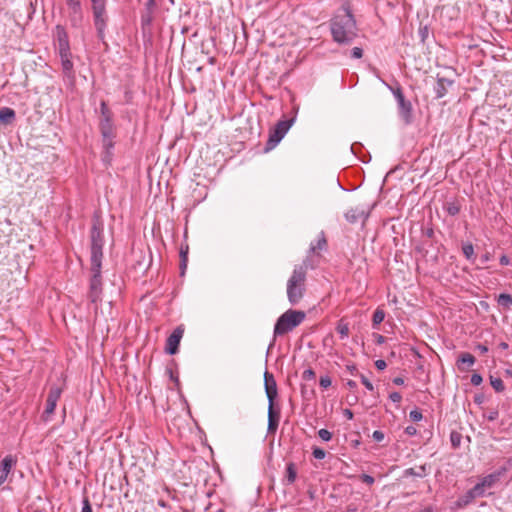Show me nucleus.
<instances>
[{"label": "nucleus", "instance_id": "obj_1", "mask_svg": "<svg viewBox=\"0 0 512 512\" xmlns=\"http://www.w3.org/2000/svg\"><path fill=\"white\" fill-rule=\"evenodd\" d=\"M330 29L335 42L348 44L353 41L357 35V27L349 7H343L341 12L333 17Z\"/></svg>", "mask_w": 512, "mask_h": 512}, {"label": "nucleus", "instance_id": "obj_2", "mask_svg": "<svg viewBox=\"0 0 512 512\" xmlns=\"http://www.w3.org/2000/svg\"><path fill=\"white\" fill-rule=\"evenodd\" d=\"M307 269L304 266H295L292 275L287 281V298L291 305H297L306 291Z\"/></svg>", "mask_w": 512, "mask_h": 512}, {"label": "nucleus", "instance_id": "obj_3", "mask_svg": "<svg viewBox=\"0 0 512 512\" xmlns=\"http://www.w3.org/2000/svg\"><path fill=\"white\" fill-rule=\"evenodd\" d=\"M104 225L103 222L95 217L93 219V224L90 232V241H91V257L90 262L91 265L95 267L97 270L98 267H102V259H103V246H104Z\"/></svg>", "mask_w": 512, "mask_h": 512}, {"label": "nucleus", "instance_id": "obj_4", "mask_svg": "<svg viewBox=\"0 0 512 512\" xmlns=\"http://www.w3.org/2000/svg\"><path fill=\"white\" fill-rule=\"evenodd\" d=\"M303 311L289 309L283 313L274 326V337L285 335L300 325L305 319Z\"/></svg>", "mask_w": 512, "mask_h": 512}, {"label": "nucleus", "instance_id": "obj_5", "mask_svg": "<svg viewBox=\"0 0 512 512\" xmlns=\"http://www.w3.org/2000/svg\"><path fill=\"white\" fill-rule=\"evenodd\" d=\"M91 2L94 17V25L97 30V35L101 40H103L105 37V29L107 26L105 0H91Z\"/></svg>", "mask_w": 512, "mask_h": 512}, {"label": "nucleus", "instance_id": "obj_6", "mask_svg": "<svg viewBox=\"0 0 512 512\" xmlns=\"http://www.w3.org/2000/svg\"><path fill=\"white\" fill-rule=\"evenodd\" d=\"M90 271L91 278L88 298L92 303L97 304L98 302L101 301L102 295L101 267H98V269L96 270L95 267L91 265Z\"/></svg>", "mask_w": 512, "mask_h": 512}, {"label": "nucleus", "instance_id": "obj_7", "mask_svg": "<svg viewBox=\"0 0 512 512\" xmlns=\"http://www.w3.org/2000/svg\"><path fill=\"white\" fill-rule=\"evenodd\" d=\"M17 457L12 454L6 455L0 462V486L8 479L9 474L16 468Z\"/></svg>", "mask_w": 512, "mask_h": 512}, {"label": "nucleus", "instance_id": "obj_8", "mask_svg": "<svg viewBox=\"0 0 512 512\" xmlns=\"http://www.w3.org/2000/svg\"><path fill=\"white\" fill-rule=\"evenodd\" d=\"M61 59L62 73L65 83L72 87L75 84V72L71 61V54L59 55Z\"/></svg>", "mask_w": 512, "mask_h": 512}, {"label": "nucleus", "instance_id": "obj_9", "mask_svg": "<svg viewBox=\"0 0 512 512\" xmlns=\"http://www.w3.org/2000/svg\"><path fill=\"white\" fill-rule=\"evenodd\" d=\"M69 11V19L74 27H78L83 20V12L80 0H66Z\"/></svg>", "mask_w": 512, "mask_h": 512}, {"label": "nucleus", "instance_id": "obj_10", "mask_svg": "<svg viewBox=\"0 0 512 512\" xmlns=\"http://www.w3.org/2000/svg\"><path fill=\"white\" fill-rule=\"evenodd\" d=\"M369 214V208H365L364 206H357L349 209L344 216L349 223L355 224L358 223L359 221L365 222L366 219L369 217Z\"/></svg>", "mask_w": 512, "mask_h": 512}, {"label": "nucleus", "instance_id": "obj_11", "mask_svg": "<svg viewBox=\"0 0 512 512\" xmlns=\"http://www.w3.org/2000/svg\"><path fill=\"white\" fill-rule=\"evenodd\" d=\"M264 386L268 399V405H274L275 398L277 397V384L274 376L267 371L264 374Z\"/></svg>", "mask_w": 512, "mask_h": 512}, {"label": "nucleus", "instance_id": "obj_12", "mask_svg": "<svg viewBox=\"0 0 512 512\" xmlns=\"http://www.w3.org/2000/svg\"><path fill=\"white\" fill-rule=\"evenodd\" d=\"M182 336H183V330L178 327L168 337L167 342H166V348H165V350L168 354L173 355L177 352Z\"/></svg>", "mask_w": 512, "mask_h": 512}, {"label": "nucleus", "instance_id": "obj_13", "mask_svg": "<svg viewBox=\"0 0 512 512\" xmlns=\"http://www.w3.org/2000/svg\"><path fill=\"white\" fill-rule=\"evenodd\" d=\"M393 94L398 103V107H399L401 115L404 118H408L412 111L411 103L405 99L404 94L400 88L393 91Z\"/></svg>", "mask_w": 512, "mask_h": 512}, {"label": "nucleus", "instance_id": "obj_14", "mask_svg": "<svg viewBox=\"0 0 512 512\" xmlns=\"http://www.w3.org/2000/svg\"><path fill=\"white\" fill-rule=\"evenodd\" d=\"M280 420V411L275 410L274 405H268V427L267 432L273 434L276 432Z\"/></svg>", "mask_w": 512, "mask_h": 512}, {"label": "nucleus", "instance_id": "obj_15", "mask_svg": "<svg viewBox=\"0 0 512 512\" xmlns=\"http://www.w3.org/2000/svg\"><path fill=\"white\" fill-rule=\"evenodd\" d=\"M476 358L470 353H461L457 359V367L461 372H468L475 364Z\"/></svg>", "mask_w": 512, "mask_h": 512}, {"label": "nucleus", "instance_id": "obj_16", "mask_svg": "<svg viewBox=\"0 0 512 512\" xmlns=\"http://www.w3.org/2000/svg\"><path fill=\"white\" fill-rule=\"evenodd\" d=\"M57 40H58L59 55L65 56V54H71L68 37H67V34L63 30L58 31V39Z\"/></svg>", "mask_w": 512, "mask_h": 512}, {"label": "nucleus", "instance_id": "obj_17", "mask_svg": "<svg viewBox=\"0 0 512 512\" xmlns=\"http://www.w3.org/2000/svg\"><path fill=\"white\" fill-rule=\"evenodd\" d=\"M99 126H100V131H101L102 137L113 136L114 125H113L112 117L101 118Z\"/></svg>", "mask_w": 512, "mask_h": 512}, {"label": "nucleus", "instance_id": "obj_18", "mask_svg": "<svg viewBox=\"0 0 512 512\" xmlns=\"http://www.w3.org/2000/svg\"><path fill=\"white\" fill-rule=\"evenodd\" d=\"M16 117L15 111L12 108L4 107L0 109V123L11 124Z\"/></svg>", "mask_w": 512, "mask_h": 512}, {"label": "nucleus", "instance_id": "obj_19", "mask_svg": "<svg viewBox=\"0 0 512 512\" xmlns=\"http://www.w3.org/2000/svg\"><path fill=\"white\" fill-rule=\"evenodd\" d=\"M452 82L445 79V78H439L437 80V83L435 85V94H436V97L437 98H442L445 96L446 92H447V86L451 85Z\"/></svg>", "mask_w": 512, "mask_h": 512}, {"label": "nucleus", "instance_id": "obj_20", "mask_svg": "<svg viewBox=\"0 0 512 512\" xmlns=\"http://www.w3.org/2000/svg\"><path fill=\"white\" fill-rule=\"evenodd\" d=\"M501 472H495L482 478V490L486 487H492L496 482L499 481Z\"/></svg>", "mask_w": 512, "mask_h": 512}, {"label": "nucleus", "instance_id": "obj_21", "mask_svg": "<svg viewBox=\"0 0 512 512\" xmlns=\"http://www.w3.org/2000/svg\"><path fill=\"white\" fill-rule=\"evenodd\" d=\"M499 306L506 310H510L512 306V296L510 294L502 293L497 297Z\"/></svg>", "mask_w": 512, "mask_h": 512}, {"label": "nucleus", "instance_id": "obj_22", "mask_svg": "<svg viewBox=\"0 0 512 512\" xmlns=\"http://www.w3.org/2000/svg\"><path fill=\"white\" fill-rule=\"evenodd\" d=\"M284 136L285 135H282V133L274 127L273 131L269 136L267 145L269 146V148L275 147L283 139Z\"/></svg>", "mask_w": 512, "mask_h": 512}, {"label": "nucleus", "instance_id": "obj_23", "mask_svg": "<svg viewBox=\"0 0 512 512\" xmlns=\"http://www.w3.org/2000/svg\"><path fill=\"white\" fill-rule=\"evenodd\" d=\"M284 136L285 135H282V133L274 127L273 131L269 136L267 145L269 146V148L275 147L283 139Z\"/></svg>", "mask_w": 512, "mask_h": 512}, {"label": "nucleus", "instance_id": "obj_24", "mask_svg": "<svg viewBox=\"0 0 512 512\" xmlns=\"http://www.w3.org/2000/svg\"><path fill=\"white\" fill-rule=\"evenodd\" d=\"M297 472L295 465L293 463H289L286 467V484H292L296 480Z\"/></svg>", "mask_w": 512, "mask_h": 512}, {"label": "nucleus", "instance_id": "obj_25", "mask_svg": "<svg viewBox=\"0 0 512 512\" xmlns=\"http://www.w3.org/2000/svg\"><path fill=\"white\" fill-rule=\"evenodd\" d=\"M406 475L416 476V477H424L427 475V470L424 465L419 466L417 468H409L405 471Z\"/></svg>", "mask_w": 512, "mask_h": 512}, {"label": "nucleus", "instance_id": "obj_26", "mask_svg": "<svg viewBox=\"0 0 512 512\" xmlns=\"http://www.w3.org/2000/svg\"><path fill=\"white\" fill-rule=\"evenodd\" d=\"M293 124V119L279 121L275 128L279 130L282 135H285Z\"/></svg>", "mask_w": 512, "mask_h": 512}, {"label": "nucleus", "instance_id": "obj_27", "mask_svg": "<svg viewBox=\"0 0 512 512\" xmlns=\"http://www.w3.org/2000/svg\"><path fill=\"white\" fill-rule=\"evenodd\" d=\"M61 389L59 387L53 386L50 388L47 401H52L54 403H57L60 396H61Z\"/></svg>", "mask_w": 512, "mask_h": 512}, {"label": "nucleus", "instance_id": "obj_28", "mask_svg": "<svg viewBox=\"0 0 512 512\" xmlns=\"http://www.w3.org/2000/svg\"><path fill=\"white\" fill-rule=\"evenodd\" d=\"M385 318V312L383 309L377 308L373 314V327L376 328Z\"/></svg>", "mask_w": 512, "mask_h": 512}, {"label": "nucleus", "instance_id": "obj_29", "mask_svg": "<svg viewBox=\"0 0 512 512\" xmlns=\"http://www.w3.org/2000/svg\"><path fill=\"white\" fill-rule=\"evenodd\" d=\"M57 403L46 400V407L43 413L44 420L47 421L49 417L54 413Z\"/></svg>", "mask_w": 512, "mask_h": 512}, {"label": "nucleus", "instance_id": "obj_30", "mask_svg": "<svg viewBox=\"0 0 512 512\" xmlns=\"http://www.w3.org/2000/svg\"><path fill=\"white\" fill-rule=\"evenodd\" d=\"M490 383L491 386L495 389L497 392H502L504 390V383L501 378L499 377H490Z\"/></svg>", "mask_w": 512, "mask_h": 512}, {"label": "nucleus", "instance_id": "obj_31", "mask_svg": "<svg viewBox=\"0 0 512 512\" xmlns=\"http://www.w3.org/2000/svg\"><path fill=\"white\" fill-rule=\"evenodd\" d=\"M451 444L454 448H458L461 445L462 435L459 432L452 431L450 435Z\"/></svg>", "mask_w": 512, "mask_h": 512}, {"label": "nucleus", "instance_id": "obj_32", "mask_svg": "<svg viewBox=\"0 0 512 512\" xmlns=\"http://www.w3.org/2000/svg\"><path fill=\"white\" fill-rule=\"evenodd\" d=\"M337 332L340 334L341 338H346L349 335V326L347 323L340 322L337 326Z\"/></svg>", "mask_w": 512, "mask_h": 512}, {"label": "nucleus", "instance_id": "obj_33", "mask_svg": "<svg viewBox=\"0 0 512 512\" xmlns=\"http://www.w3.org/2000/svg\"><path fill=\"white\" fill-rule=\"evenodd\" d=\"M100 112H101V118H109V117L113 116L111 110L108 108L105 101H101V103H100Z\"/></svg>", "mask_w": 512, "mask_h": 512}, {"label": "nucleus", "instance_id": "obj_34", "mask_svg": "<svg viewBox=\"0 0 512 512\" xmlns=\"http://www.w3.org/2000/svg\"><path fill=\"white\" fill-rule=\"evenodd\" d=\"M319 384H320V386H321L322 388L327 389L328 387H330V386H331V384H332V380H331L330 376H328V375H323V376H321V377H320V379H319Z\"/></svg>", "mask_w": 512, "mask_h": 512}, {"label": "nucleus", "instance_id": "obj_35", "mask_svg": "<svg viewBox=\"0 0 512 512\" xmlns=\"http://www.w3.org/2000/svg\"><path fill=\"white\" fill-rule=\"evenodd\" d=\"M113 138H114V135L110 136V137H103V146L106 149L107 153H109V151L114 146Z\"/></svg>", "mask_w": 512, "mask_h": 512}, {"label": "nucleus", "instance_id": "obj_36", "mask_svg": "<svg viewBox=\"0 0 512 512\" xmlns=\"http://www.w3.org/2000/svg\"><path fill=\"white\" fill-rule=\"evenodd\" d=\"M318 436L323 441H330L332 439V433L330 431H328L327 429H320L318 431Z\"/></svg>", "mask_w": 512, "mask_h": 512}, {"label": "nucleus", "instance_id": "obj_37", "mask_svg": "<svg viewBox=\"0 0 512 512\" xmlns=\"http://www.w3.org/2000/svg\"><path fill=\"white\" fill-rule=\"evenodd\" d=\"M312 454H313L314 458L319 459V460L324 459L326 456V452L322 448H319V447H315L312 451Z\"/></svg>", "mask_w": 512, "mask_h": 512}, {"label": "nucleus", "instance_id": "obj_38", "mask_svg": "<svg viewBox=\"0 0 512 512\" xmlns=\"http://www.w3.org/2000/svg\"><path fill=\"white\" fill-rule=\"evenodd\" d=\"M463 253L467 259H470L474 254V248L471 244H467L463 246Z\"/></svg>", "mask_w": 512, "mask_h": 512}, {"label": "nucleus", "instance_id": "obj_39", "mask_svg": "<svg viewBox=\"0 0 512 512\" xmlns=\"http://www.w3.org/2000/svg\"><path fill=\"white\" fill-rule=\"evenodd\" d=\"M315 372L313 369L309 368V369H306L304 370V372L302 373V378L304 380H313L315 378Z\"/></svg>", "mask_w": 512, "mask_h": 512}, {"label": "nucleus", "instance_id": "obj_40", "mask_svg": "<svg viewBox=\"0 0 512 512\" xmlns=\"http://www.w3.org/2000/svg\"><path fill=\"white\" fill-rule=\"evenodd\" d=\"M409 417L412 421L417 422L422 419V413L419 410H412L409 413Z\"/></svg>", "mask_w": 512, "mask_h": 512}, {"label": "nucleus", "instance_id": "obj_41", "mask_svg": "<svg viewBox=\"0 0 512 512\" xmlns=\"http://www.w3.org/2000/svg\"><path fill=\"white\" fill-rule=\"evenodd\" d=\"M389 398L392 402L394 403H400L401 400H402V396L400 393L398 392H392L390 395H389Z\"/></svg>", "mask_w": 512, "mask_h": 512}, {"label": "nucleus", "instance_id": "obj_42", "mask_svg": "<svg viewBox=\"0 0 512 512\" xmlns=\"http://www.w3.org/2000/svg\"><path fill=\"white\" fill-rule=\"evenodd\" d=\"M361 382L368 390L372 391L374 389L373 384L364 375H361Z\"/></svg>", "mask_w": 512, "mask_h": 512}, {"label": "nucleus", "instance_id": "obj_43", "mask_svg": "<svg viewBox=\"0 0 512 512\" xmlns=\"http://www.w3.org/2000/svg\"><path fill=\"white\" fill-rule=\"evenodd\" d=\"M351 55H352V57H353V58L358 59V58H361V57H362V55H363V51H362V49H361V48H359V47H354V48L352 49V51H351Z\"/></svg>", "mask_w": 512, "mask_h": 512}, {"label": "nucleus", "instance_id": "obj_44", "mask_svg": "<svg viewBox=\"0 0 512 512\" xmlns=\"http://www.w3.org/2000/svg\"><path fill=\"white\" fill-rule=\"evenodd\" d=\"M372 437L374 440L380 442L384 439V434L382 431H379V430H375L372 434Z\"/></svg>", "mask_w": 512, "mask_h": 512}, {"label": "nucleus", "instance_id": "obj_45", "mask_svg": "<svg viewBox=\"0 0 512 512\" xmlns=\"http://www.w3.org/2000/svg\"><path fill=\"white\" fill-rule=\"evenodd\" d=\"M361 479L364 483L368 484V485H372L374 483V478L370 475H367V474H363L361 476Z\"/></svg>", "mask_w": 512, "mask_h": 512}, {"label": "nucleus", "instance_id": "obj_46", "mask_svg": "<svg viewBox=\"0 0 512 512\" xmlns=\"http://www.w3.org/2000/svg\"><path fill=\"white\" fill-rule=\"evenodd\" d=\"M375 366L378 370H384L387 366L386 362L382 359L375 361Z\"/></svg>", "mask_w": 512, "mask_h": 512}, {"label": "nucleus", "instance_id": "obj_47", "mask_svg": "<svg viewBox=\"0 0 512 512\" xmlns=\"http://www.w3.org/2000/svg\"><path fill=\"white\" fill-rule=\"evenodd\" d=\"M471 383L475 386H478L480 385V374L478 373H474L472 376H471Z\"/></svg>", "mask_w": 512, "mask_h": 512}, {"label": "nucleus", "instance_id": "obj_48", "mask_svg": "<svg viewBox=\"0 0 512 512\" xmlns=\"http://www.w3.org/2000/svg\"><path fill=\"white\" fill-rule=\"evenodd\" d=\"M81 512H92V508L90 506V503L87 499L83 501V508Z\"/></svg>", "mask_w": 512, "mask_h": 512}, {"label": "nucleus", "instance_id": "obj_49", "mask_svg": "<svg viewBox=\"0 0 512 512\" xmlns=\"http://www.w3.org/2000/svg\"><path fill=\"white\" fill-rule=\"evenodd\" d=\"M405 432H406V434L413 436L416 434L417 430L413 426H408V427H406Z\"/></svg>", "mask_w": 512, "mask_h": 512}, {"label": "nucleus", "instance_id": "obj_50", "mask_svg": "<svg viewBox=\"0 0 512 512\" xmlns=\"http://www.w3.org/2000/svg\"><path fill=\"white\" fill-rule=\"evenodd\" d=\"M374 337L377 344H383L385 342V337L380 334H375Z\"/></svg>", "mask_w": 512, "mask_h": 512}, {"label": "nucleus", "instance_id": "obj_51", "mask_svg": "<svg viewBox=\"0 0 512 512\" xmlns=\"http://www.w3.org/2000/svg\"><path fill=\"white\" fill-rule=\"evenodd\" d=\"M343 414L349 420H351L353 418V412L350 409H345L343 411Z\"/></svg>", "mask_w": 512, "mask_h": 512}, {"label": "nucleus", "instance_id": "obj_52", "mask_svg": "<svg viewBox=\"0 0 512 512\" xmlns=\"http://www.w3.org/2000/svg\"><path fill=\"white\" fill-rule=\"evenodd\" d=\"M186 266H187V258L184 257V259H181V264H180V268L182 270V274L184 273V271L186 269Z\"/></svg>", "mask_w": 512, "mask_h": 512}, {"label": "nucleus", "instance_id": "obj_53", "mask_svg": "<svg viewBox=\"0 0 512 512\" xmlns=\"http://www.w3.org/2000/svg\"><path fill=\"white\" fill-rule=\"evenodd\" d=\"M509 263V258L506 255H502L500 257V264L501 265H507Z\"/></svg>", "mask_w": 512, "mask_h": 512}, {"label": "nucleus", "instance_id": "obj_54", "mask_svg": "<svg viewBox=\"0 0 512 512\" xmlns=\"http://www.w3.org/2000/svg\"><path fill=\"white\" fill-rule=\"evenodd\" d=\"M393 383L396 384V385H403L404 384V379L401 378V377H396L393 379Z\"/></svg>", "mask_w": 512, "mask_h": 512}, {"label": "nucleus", "instance_id": "obj_55", "mask_svg": "<svg viewBox=\"0 0 512 512\" xmlns=\"http://www.w3.org/2000/svg\"><path fill=\"white\" fill-rule=\"evenodd\" d=\"M473 401L476 405H480V395H478L477 393H475L473 395Z\"/></svg>", "mask_w": 512, "mask_h": 512}, {"label": "nucleus", "instance_id": "obj_56", "mask_svg": "<svg viewBox=\"0 0 512 512\" xmlns=\"http://www.w3.org/2000/svg\"><path fill=\"white\" fill-rule=\"evenodd\" d=\"M347 385H348V387H349L350 389H354V388L357 386L356 382H355V381H353V380H349V381L347 382Z\"/></svg>", "mask_w": 512, "mask_h": 512}, {"label": "nucleus", "instance_id": "obj_57", "mask_svg": "<svg viewBox=\"0 0 512 512\" xmlns=\"http://www.w3.org/2000/svg\"><path fill=\"white\" fill-rule=\"evenodd\" d=\"M325 245H326V240H325L324 238H322V239H320V240L318 241V248H319V249H322V248H323V246H325Z\"/></svg>", "mask_w": 512, "mask_h": 512}, {"label": "nucleus", "instance_id": "obj_58", "mask_svg": "<svg viewBox=\"0 0 512 512\" xmlns=\"http://www.w3.org/2000/svg\"><path fill=\"white\" fill-rule=\"evenodd\" d=\"M187 251H188V248H186V250L181 249V251H180L181 259H184V257L187 258Z\"/></svg>", "mask_w": 512, "mask_h": 512}, {"label": "nucleus", "instance_id": "obj_59", "mask_svg": "<svg viewBox=\"0 0 512 512\" xmlns=\"http://www.w3.org/2000/svg\"><path fill=\"white\" fill-rule=\"evenodd\" d=\"M480 489V483L475 484L473 492H477Z\"/></svg>", "mask_w": 512, "mask_h": 512}, {"label": "nucleus", "instance_id": "obj_60", "mask_svg": "<svg viewBox=\"0 0 512 512\" xmlns=\"http://www.w3.org/2000/svg\"><path fill=\"white\" fill-rule=\"evenodd\" d=\"M457 211H458V209H457V208H450V209H449V212H450L451 214H456V213H457Z\"/></svg>", "mask_w": 512, "mask_h": 512}, {"label": "nucleus", "instance_id": "obj_61", "mask_svg": "<svg viewBox=\"0 0 512 512\" xmlns=\"http://www.w3.org/2000/svg\"><path fill=\"white\" fill-rule=\"evenodd\" d=\"M420 512H433L431 508H425L421 510Z\"/></svg>", "mask_w": 512, "mask_h": 512}, {"label": "nucleus", "instance_id": "obj_62", "mask_svg": "<svg viewBox=\"0 0 512 512\" xmlns=\"http://www.w3.org/2000/svg\"><path fill=\"white\" fill-rule=\"evenodd\" d=\"M500 346H501L503 349H506V348L508 347V345H507L506 343H504V342H502V343L500 344Z\"/></svg>", "mask_w": 512, "mask_h": 512}, {"label": "nucleus", "instance_id": "obj_63", "mask_svg": "<svg viewBox=\"0 0 512 512\" xmlns=\"http://www.w3.org/2000/svg\"><path fill=\"white\" fill-rule=\"evenodd\" d=\"M481 350H482V353H484V352H486L488 349H487V347H486V346L482 345Z\"/></svg>", "mask_w": 512, "mask_h": 512}, {"label": "nucleus", "instance_id": "obj_64", "mask_svg": "<svg viewBox=\"0 0 512 512\" xmlns=\"http://www.w3.org/2000/svg\"><path fill=\"white\" fill-rule=\"evenodd\" d=\"M481 305H482V308H483V307H485V308H487V307H488V305H487L486 303H484V302H481Z\"/></svg>", "mask_w": 512, "mask_h": 512}]
</instances>
